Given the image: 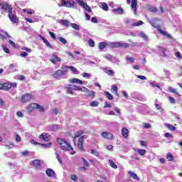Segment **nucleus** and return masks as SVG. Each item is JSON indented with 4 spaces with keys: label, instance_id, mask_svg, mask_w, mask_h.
<instances>
[{
    "label": "nucleus",
    "instance_id": "nucleus-1",
    "mask_svg": "<svg viewBox=\"0 0 182 182\" xmlns=\"http://www.w3.org/2000/svg\"><path fill=\"white\" fill-rule=\"evenodd\" d=\"M57 142L60 145L61 150H63L64 151H70L73 150L72 145L65 139L57 138Z\"/></svg>",
    "mask_w": 182,
    "mask_h": 182
},
{
    "label": "nucleus",
    "instance_id": "nucleus-2",
    "mask_svg": "<svg viewBox=\"0 0 182 182\" xmlns=\"http://www.w3.org/2000/svg\"><path fill=\"white\" fill-rule=\"evenodd\" d=\"M159 22H160V20L159 18H154L150 21L149 23L151 25V26H153V28H155L156 29H157L158 32L161 35H164V36H167V33L160 29L161 26H160V23H159Z\"/></svg>",
    "mask_w": 182,
    "mask_h": 182
},
{
    "label": "nucleus",
    "instance_id": "nucleus-3",
    "mask_svg": "<svg viewBox=\"0 0 182 182\" xmlns=\"http://www.w3.org/2000/svg\"><path fill=\"white\" fill-rule=\"evenodd\" d=\"M60 6H65V8H73L76 9L77 3L75 0H60Z\"/></svg>",
    "mask_w": 182,
    "mask_h": 182
},
{
    "label": "nucleus",
    "instance_id": "nucleus-4",
    "mask_svg": "<svg viewBox=\"0 0 182 182\" xmlns=\"http://www.w3.org/2000/svg\"><path fill=\"white\" fill-rule=\"evenodd\" d=\"M65 75H68V65H62L60 70L54 73L55 77H60V76H65Z\"/></svg>",
    "mask_w": 182,
    "mask_h": 182
},
{
    "label": "nucleus",
    "instance_id": "nucleus-5",
    "mask_svg": "<svg viewBox=\"0 0 182 182\" xmlns=\"http://www.w3.org/2000/svg\"><path fill=\"white\" fill-rule=\"evenodd\" d=\"M8 17L10 19L12 23H19V18L16 16V11H12V10H9L8 11Z\"/></svg>",
    "mask_w": 182,
    "mask_h": 182
},
{
    "label": "nucleus",
    "instance_id": "nucleus-6",
    "mask_svg": "<svg viewBox=\"0 0 182 182\" xmlns=\"http://www.w3.org/2000/svg\"><path fill=\"white\" fill-rule=\"evenodd\" d=\"M109 46L111 48H129L130 45L127 43L112 42Z\"/></svg>",
    "mask_w": 182,
    "mask_h": 182
},
{
    "label": "nucleus",
    "instance_id": "nucleus-7",
    "mask_svg": "<svg viewBox=\"0 0 182 182\" xmlns=\"http://www.w3.org/2000/svg\"><path fill=\"white\" fill-rule=\"evenodd\" d=\"M50 61L53 63V65H56V63H59L62 62V58L58 55V53H53L51 55Z\"/></svg>",
    "mask_w": 182,
    "mask_h": 182
},
{
    "label": "nucleus",
    "instance_id": "nucleus-8",
    "mask_svg": "<svg viewBox=\"0 0 182 182\" xmlns=\"http://www.w3.org/2000/svg\"><path fill=\"white\" fill-rule=\"evenodd\" d=\"M32 99H33V95H32V94L27 93L21 95V102L22 103H28V102L32 100Z\"/></svg>",
    "mask_w": 182,
    "mask_h": 182
},
{
    "label": "nucleus",
    "instance_id": "nucleus-9",
    "mask_svg": "<svg viewBox=\"0 0 182 182\" xmlns=\"http://www.w3.org/2000/svg\"><path fill=\"white\" fill-rule=\"evenodd\" d=\"M85 140V136L84 135L80 136L78 139L77 144V147L80 151H83L85 150V148H83V141Z\"/></svg>",
    "mask_w": 182,
    "mask_h": 182
},
{
    "label": "nucleus",
    "instance_id": "nucleus-10",
    "mask_svg": "<svg viewBox=\"0 0 182 182\" xmlns=\"http://www.w3.org/2000/svg\"><path fill=\"white\" fill-rule=\"evenodd\" d=\"M39 139L44 141H49L50 140V135L46 132H43L39 136Z\"/></svg>",
    "mask_w": 182,
    "mask_h": 182
},
{
    "label": "nucleus",
    "instance_id": "nucleus-11",
    "mask_svg": "<svg viewBox=\"0 0 182 182\" xmlns=\"http://www.w3.org/2000/svg\"><path fill=\"white\" fill-rule=\"evenodd\" d=\"M131 8L134 15H137V0H132Z\"/></svg>",
    "mask_w": 182,
    "mask_h": 182
},
{
    "label": "nucleus",
    "instance_id": "nucleus-12",
    "mask_svg": "<svg viewBox=\"0 0 182 182\" xmlns=\"http://www.w3.org/2000/svg\"><path fill=\"white\" fill-rule=\"evenodd\" d=\"M101 136L104 139H107L108 140H112L113 139V134L107 132H104L101 134Z\"/></svg>",
    "mask_w": 182,
    "mask_h": 182
},
{
    "label": "nucleus",
    "instance_id": "nucleus-13",
    "mask_svg": "<svg viewBox=\"0 0 182 182\" xmlns=\"http://www.w3.org/2000/svg\"><path fill=\"white\" fill-rule=\"evenodd\" d=\"M41 39L43 40V43H45L46 46L47 48H50V49H53V46H52V44L49 41H48V39H46L45 37H43L42 35L39 36Z\"/></svg>",
    "mask_w": 182,
    "mask_h": 182
},
{
    "label": "nucleus",
    "instance_id": "nucleus-14",
    "mask_svg": "<svg viewBox=\"0 0 182 182\" xmlns=\"http://www.w3.org/2000/svg\"><path fill=\"white\" fill-rule=\"evenodd\" d=\"M1 9L4 11H12V6L8 4H2L1 6Z\"/></svg>",
    "mask_w": 182,
    "mask_h": 182
},
{
    "label": "nucleus",
    "instance_id": "nucleus-15",
    "mask_svg": "<svg viewBox=\"0 0 182 182\" xmlns=\"http://www.w3.org/2000/svg\"><path fill=\"white\" fill-rule=\"evenodd\" d=\"M33 166L35 168H40L41 167V161L39 159H36L32 161Z\"/></svg>",
    "mask_w": 182,
    "mask_h": 182
},
{
    "label": "nucleus",
    "instance_id": "nucleus-16",
    "mask_svg": "<svg viewBox=\"0 0 182 182\" xmlns=\"http://www.w3.org/2000/svg\"><path fill=\"white\" fill-rule=\"evenodd\" d=\"M121 133L124 139H127L129 137V129L127 128H122Z\"/></svg>",
    "mask_w": 182,
    "mask_h": 182
},
{
    "label": "nucleus",
    "instance_id": "nucleus-17",
    "mask_svg": "<svg viewBox=\"0 0 182 182\" xmlns=\"http://www.w3.org/2000/svg\"><path fill=\"white\" fill-rule=\"evenodd\" d=\"M84 133L85 132H83V130H80L75 132L73 138V141H76V139H77V137H80L82 134H84Z\"/></svg>",
    "mask_w": 182,
    "mask_h": 182
},
{
    "label": "nucleus",
    "instance_id": "nucleus-18",
    "mask_svg": "<svg viewBox=\"0 0 182 182\" xmlns=\"http://www.w3.org/2000/svg\"><path fill=\"white\" fill-rule=\"evenodd\" d=\"M46 173L47 174L48 177H52V176L55 174V171L51 168H47Z\"/></svg>",
    "mask_w": 182,
    "mask_h": 182
},
{
    "label": "nucleus",
    "instance_id": "nucleus-19",
    "mask_svg": "<svg viewBox=\"0 0 182 182\" xmlns=\"http://www.w3.org/2000/svg\"><path fill=\"white\" fill-rule=\"evenodd\" d=\"M36 103H33V104H31L29 105H28L27 107V110L28 112H32L33 110H35V109H36Z\"/></svg>",
    "mask_w": 182,
    "mask_h": 182
},
{
    "label": "nucleus",
    "instance_id": "nucleus-20",
    "mask_svg": "<svg viewBox=\"0 0 182 182\" xmlns=\"http://www.w3.org/2000/svg\"><path fill=\"white\" fill-rule=\"evenodd\" d=\"M128 173L129 174L130 177H132V178H134V180H137L139 181V180H140L139 178V176H137V174L134 173V172H132V171H129L128 172Z\"/></svg>",
    "mask_w": 182,
    "mask_h": 182
},
{
    "label": "nucleus",
    "instance_id": "nucleus-21",
    "mask_svg": "<svg viewBox=\"0 0 182 182\" xmlns=\"http://www.w3.org/2000/svg\"><path fill=\"white\" fill-rule=\"evenodd\" d=\"M96 95V92L95 91H90L88 92L87 94H86L85 96L86 97H91V99H93Z\"/></svg>",
    "mask_w": 182,
    "mask_h": 182
},
{
    "label": "nucleus",
    "instance_id": "nucleus-22",
    "mask_svg": "<svg viewBox=\"0 0 182 182\" xmlns=\"http://www.w3.org/2000/svg\"><path fill=\"white\" fill-rule=\"evenodd\" d=\"M36 109H38V110L41 112V113H43L45 112V108H43V106L39 105V104H36Z\"/></svg>",
    "mask_w": 182,
    "mask_h": 182
},
{
    "label": "nucleus",
    "instance_id": "nucleus-23",
    "mask_svg": "<svg viewBox=\"0 0 182 182\" xmlns=\"http://www.w3.org/2000/svg\"><path fill=\"white\" fill-rule=\"evenodd\" d=\"M112 90H113L117 97H119V92H117V86L116 85H112Z\"/></svg>",
    "mask_w": 182,
    "mask_h": 182
},
{
    "label": "nucleus",
    "instance_id": "nucleus-24",
    "mask_svg": "<svg viewBox=\"0 0 182 182\" xmlns=\"http://www.w3.org/2000/svg\"><path fill=\"white\" fill-rule=\"evenodd\" d=\"M60 23H61V25H63V26L69 28V21L68 20H60Z\"/></svg>",
    "mask_w": 182,
    "mask_h": 182
},
{
    "label": "nucleus",
    "instance_id": "nucleus-25",
    "mask_svg": "<svg viewBox=\"0 0 182 182\" xmlns=\"http://www.w3.org/2000/svg\"><path fill=\"white\" fill-rule=\"evenodd\" d=\"M11 87H12L11 82L4 83V90H9V89H11Z\"/></svg>",
    "mask_w": 182,
    "mask_h": 182
},
{
    "label": "nucleus",
    "instance_id": "nucleus-26",
    "mask_svg": "<svg viewBox=\"0 0 182 182\" xmlns=\"http://www.w3.org/2000/svg\"><path fill=\"white\" fill-rule=\"evenodd\" d=\"M106 46H107V43L106 42H101L99 44V49H101V50H103V49H105Z\"/></svg>",
    "mask_w": 182,
    "mask_h": 182
},
{
    "label": "nucleus",
    "instance_id": "nucleus-27",
    "mask_svg": "<svg viewBox=\"0 0 182 182\" xmlns=\"http://www.w3.org/2000/svg\"><path fill=\"white\" fill-rule=\"evenodd\" d=\"M168 91L171 92V93H175V95H177V96H180V94H178L177 92V90H176V88H172L171 87H168Z\"/></svg>",
    "mask_w": 182,
    "mask_h": 182
},
{
    "label": "nucleus",
    "instance_id": "nucleus-28",
    "mask_svg": "<svg viewBox=\"0 0 182 182\" xmlns=\"http://www.w3.org/2000/svg\"><path fill=\"white\" fill-rule=\"evenodd\" d=\"M109 166H110L112 168H117V165H116V164L114 163V161H113V160L109 159Z\"/></svg>",
    "mask_w": 182,
    "mask_h": 182
},
{
    "label": "nucleus",
    "instance_id": "nucleus-29",
    "mask_svg": "<svg viewBox=\"0 0 182 182\" xmlns=\"http://www.w3.org/2000/svg\"><path fill=\"white\" fill-rule=\"evenodd\" d=\"M105 95L106 97L108 99V100H113V95H112V94H110V92H105Z\"/></svg>",
    "mask_w": 182,
    "mask_h": 182
},
{
    "label": "nucleus",
    "instance_id": "nucleus-30",
    "mask_svg": "<svg viewBox=\"0 0 182 182\" xmlns=\"http://www.w3.org/2000/svg\"><path fill=\"white\" fill-rule=\"evenodd\" d=\"M40 146H42V147H45L46 149H49L52 146V142H48L47 144H41Z\"/></svg>",
    "mask_w": 182,
    "mask_h": 182
},
{
    "label": "nucleus",
    "instance_id": "nucleus-31",
    "mask_svg": "<svg viewBox=\"0 0 182 182\" xmlns=\"http://www.w3.org/2000/svg\"><path fill=\"white\" fill-rule=\"evenodd\" d=\"M56 159H58V161L61 164V166L63 165V162L62 161V157H60V155L58 153H55Z\"/></svg>",
    "mask_w": 182,
    "mask_h": 182
},
{
    "label": "nucleus",
    "instance_id": "nucleus-32",
    "mask_svg": "<svg viewBox=\"0 0 182 182\" xmlns=\"http://www.w3.org/2000/svg\"><path fill=\"white\" fill-rule=\"evenodd\" d=\"M82 161L83 162V166H85V167H90V164H89V162H87L86 159L82 157Z\"/></svg>",
    "mask_w": 182,
    "mask_h": 182
},
{
    "label": "nucleus",
    "instance_id": "nucleus-33",
    "mask_svg": "<svg viewBox=\"0 0 182 182\" xmlns=\"http://www.w3.org/2000/svg\"><path fill=\"white\" fill-rule=\"evenodd\" d=\"M90 105L91 106V107H97V106H99V102L92 101L90 102Z\"/></svg>",
    "mask_w": 182,
    "mask_h": 182
},
{
    "label": "nucleus",
    "instance_id": "nucleus-34",
    "mask_svg": "<svg viewBox=\"0 0 182 182\" xmlns=\"http://www.w3.org/2000/svg\"><path fill=\"white\" fill-rule=\"evenodd\" d=\"M68 69H70V70L72 71L73 73H77V69H76V68L73 67V66H67V70Z\"/></svg>",
    "mask_w": 182,
    "mask_h": 182
},
{
    "label": "nucleus",
    "instance_id": "nucleus-35",
    "mask_svg": "<svg viewBox=\"0 0 182 182\" xmlns=\"http://www.w3.org/2000/svg\"><path fill=\"white\" fill-rule=\"evenodd\" d=\"M166 159L168 161H173V160H174V157H173V155L171 153L166 154Z\"/></svg>",
    "mask_w": 182,
    "mask_h": 182
},
{
    "label": "nucleus",
    "instance_id": "nucleus-36",
    "mask_svg": "<svg viewBox=\"0 0 182 182\" xmlns=\"http://www.w3.org/2000/svg\"><path fill=\"white\" fill-rule=\"evenodd\" d=\"M139 156H144L146 154V149H137Z\"/></svg>",
    "mask_w": 182,
    "mask_h": 182
},
{
    "label": "nucleus",
    "instance_id": "nucleus-37",
    "mask_svg": "<svg viewBox=\"0 0 182 182\" xmlns=\"http://www.w3.org/2000/svg\"><path fill=\"white\" fill-rule=\"evenodd\" d=\"M88 45H90L91 48H95V41H93V39L90 38L88 40Z\"/></svg>",
    "mask_w": 182,
    "mask_h": 182
},
{
    "label": "nucleus",
    "instance_id": "nucleus-38",
    "mask_svg": "<svg viewBox=\"0 0 182 182\" xmlns=\"http://www.w3.org/2000/svg\"><path fill=\"white\" fill-rule=\"evenodd\" d=\"M71 26L73 28V29H75V31H79L80 29V27L79 26V25L73 23L70 24Z\"/></svg>",
    "mask_w": 182,
    "mask_h": 182
},
{
    "label": "nucleus",
    "instance_id": "nucleus-39",
    "mask_svg": "<svg viewBox=\"0 0 182 182\" xmlns=\"http://www.w3.org/2000/svg\"><path fill=\"white\" fill-rule=\"evenodd\" d=\"M102 6L103 11H109V7L107 6V4L103 2L102 3Z\"/></svg>",
    "mask_w": 182,
    "mask_h": 182
},
{
    "label": "nucleus",
    "instance_id": "nucleus-40",
    "mask_svg": "<svg viewBox=\"0 0 182 182\" xmlns=\"http://www.w3.org/2000/svg\"><path fill=\"white\" fill-rule=\"evenodd\" d=\"M166 127H168V129H169V130L171 132H174L176 130V127L171 124H166Z\"/></svg>",
    "mask_w": 182,
    "mask_h": 182
},
{
    "label": "nucleus",
    "instance_id": "nucleus-41",
    "mask_svg": "<svg viewBox=\"0 0 182 182\" xmlns=\"http://www.w3.org/2000/svg\"><path fill=\"white\" fill-rule=\"evenodd\" d=\"M77 90H80V92H89V89H87L86 87H78Z\"/></svg>",
    "mask_w": 182,
    "mask_h": 182
},
{
    "label": "nucleus",
    "instance_id": "nucleus-42",
    "mask_svg": "<svg viewBox=\"0 0 182 182\" xmlns=\"http://www.w3.org/2000/svg\"><path fill=\"white\" fill-rule=\"evenodd\" d=\"M115 11L119 14V15H123V14H124V11H123V9L122 8H117Z\"/></svg>",
    "mask_w": 182,
    "mask_h": 182
},
{
    "label": "nucleus",
    "instance_id": "nucleus-43",
    "mask_svg": "<svg viewBox=\"0 0 182 182\" xmlns=\"http://www.w3.org/2000/svg\"><path fill=\"white\" fill-rule=\"evenodd\" d=\"M143 24V21H139L138 22H135L132 23V26H140Z\"/></svg>",
    "mask_w": 182,
    "mask_h": 182
},
{
    "label": "nucleus",
    "instance_id": "nucleus-44",
    "mask_svg": "<svg viewBox=\"0 0 182 182\" xmlns=\"http://www.w3.org/2000/svg\"><path fill=\"white\" fill-rule=\"evenodd\" d=\"M84 9H85V11H87V12H92V9H90V6H89L87 4L85 5L84 7Z\"/></svg>",
    "mask_w": 182,
    "mask_h": 182
},
{
    "label": "nucleus",
    "instance_id": "nucleus-45",
    "mask_svg": "<svg viewBox=\"0 0 182 182\" xmlns=\"http://www.w3.org/2000/svg\"><path fill=\"white\" fill-rule=\"evenodd\" d=\"M58 41H60V42H61V43H63L64 45H66V43H68V41H66V39L62 37H59Z\"/></svg>",
    "mask_w": 182,
    "mask_h": 182
},
{
    "label": "nucleus",
    "instance_id": "nucleus-46",
    "mask_svg": "<svg viewBox=\"0 0 182 182\" xmlns=\"http://www.w3.org/2000/svg\"><path fill=\"white\" fill-rule=\"evenodd\" d=\"M91 154H94L96 157H99V152L95 149H91Z\"/></svg>",
    "mask_w": 182,
    "mask_h": 182
},
{
    "label": "nucleus",
    "instance_id": "nucleus-47",
    "mask_svg": "<svg viewBox=\"0 0 182 182\" xmlns=\"http://www.w3.org/2000/svg\"><path fill=\"white\" fill-rule=\"evenodd\" d=\"M30 143H31V144H34V146H41V143L37 142L36 141H35L34 139H31L30 141Z\"/></svg>",
    "mask_w": 182,
    "mask_h": 182
},
{
    "label": "nucleus",
    "instance_id": "nucleus-48",
    "mask_svg": "<svg viewBox=\"0 0 182 182\" xmlns=\"http://www.w3.org/2000/svg\"><path fill=\"white\" fill-rule=\"evenodd\" d=\"M149 11H150V12H157V8L154 6H150L149 7Z\"/></svg>",
    "mask_w": 182,
    "mask_h": 182
},
{
    "label": "nucleus",
    "instance_id": "nucleus-49",
    "mask_svg": "<svg viewBox=\"0 0 182 182\" xmlns=\"http://www.w3.org/2000/svg\"><path fill=\"white\" fill-rule=\"evenodd\" d=\"M21 49L22 50H26V52H28V53H31V52H32V50L28 47H22Z\"/></svg>",
    "mask_w": 182,
    "mask_h": 182
},
{
    "label": "nucleus",
    "instance_id": "nucleus-50",
    "mask_svg": "<svg viewBox=\"0 0 182 182\" xmlns=\"http://www.w3.org/2000/svg\"><path fill=\"white\" fill-rule=\"evenodd\" d=\"M77 2L80 6H82V8L87 4L86 3L84 2L83 0H77Z\"/></svg>",
    "mask_w": 182,
    "mask_h": 182
},
{
    "label": "nucleus",
    "instance_id": "nucleus-51",
    "mask_svg": "<svg viewBox=\"0 0 182 182\" xmlns=\"http://www.w3.org/2000/svg\"><path fill=\"white\" fill-rule=\"evenodd\" d=\"M48 33L50 36L52 38V39H56V35L55 34V33L49 31Z\"/></svg>",
    "mask_w": 182,
    "mask_h": 182
},
{
    "label": "nucleus",
    "instance_id": "nucleus-52",
    "mask_svg": "<svg viewBox=\"0 0 182 182\" xmlns=\"http://www.w3.org/2000/svg\"><path fill=\"white\" fill-rule=\"evenodd\" d=\"M107 75H108V76H113V74L114 73V72H113V70H108L106 72Z\"/></svg>",
    "mask_w": 182,
    "mask_h": 182
},
{
    "label": "nucleus",
    "instance_id": "nucleus-53",
    "mask_svg": "<svg viewBox=\"0 0 182 182\" xmlns=\"http://www.w3.org/2000/svg\"><path fill=\"white\" fill-rule=\"evenodd\" d=\"M107 107H112V104L110 102H106L104 105V109H106Z\"/></svg>",
    "mask_w": 182,
    "mask_h": 182
},
{
    "label": "nucleus",
    "instance_id": "nucleus-54",
    "mask_svg": "<svg viewBox=\"0 0 182 182\" xmlns=\"http://www.w3.org/2000/svg\"><path fill=\"white\" fill-rule=\"evenodd\" d=\"M139 36H141V38H144V39H147V36L143 32L139 33Z\"/></svg>",
    "mask_w": 182,
    "mask_h": 182
},
{
    "label": "nucleus",
    "instance_id": "nucleus-55",
    "mask_svg": "<svg viewBox=\"0 0 182 182\" xmlns=\"http://www.w3.org/2000/svg\"><path fill=\"white\" fill-rule=\"evenodd\" d=\"M143 124H144V129H150V127H151V125L150 124L144 123Z\"/></svg>",
    "mask_w": 182,
    "mask_h": 182
},
{
    "label": "nucleus",
    "instance_id": "nucleus-56",
    "mask_svg": "<svg viewBox=\"0 0 182 182\" xmlns=\"http://www.w3.org/2000/svg\"><path fill=\"white\" fill-rule=\"evenodd\" d=\"M168 100L171 103H176V100L173 97H168Z\"/></svg>",
    "mask_w": 182,
    "mask_h": 182
},
{
    "label": "nucleus",
    "instance_id": "nucleus-57",
    "mask_svg": "<svg viewBox=\"0 0 182 182\" xmlns=\"http://www.w3.org/2000/svg\"><path fill=\"white\" fill-rule=\"evenodd\" d=\"M175 56L178 58H181V53L177 51L175 53Z\"/></svg>",
    "mask_w": 182,
    "mask_h": 182
},
{
    "label": "nucleus",
    "instance_id": "nucleus-58",
    "mask_svg": "<svg viewBox=\"0 0 182 182\" xmlns=\"http://www.w3.org/2000/svg\"><path fill=\"white\" fill-rule=\"evenodd\" d=\"M164 136L165 137H170L171 139H173V134H171L168 132L165 133Z\"/></svg>",
    "mask_w": 182,
    "mask_h": 182
},
{
    "label": "nucleus",
    "instance_id": "nucleus-59",
    "mask_svg": "<svg viewBox=\"0 0 182 182\" xmlns=\"http://www.w3.org/2000/svg\"><path fill=\"white\" fill-rule=\"evenodd\" d=\"M3 49H4V52H5L6 53H11V51L9 50V48H8L4 46V47H3Z\"/></svg>",
    "mask_w": 182,
    "mask_h": 182
},
{
    "label": "nucleus",
    "instance_id": "nucleus-60",
    "mask_svg": "<svg viewBox=\"0 0 182 182\" xmlns=\"http://www.w3.org/2000/svg\"><path fill=\"white\" fill-rule=\"evenodd\" d=\"M140 144L141 146H144V147H146L147 146V143L146 142V141H140Z\"/></svg>",
    "mask_w": 182,
    "mask_h": 182
},
{
    "label": "nucleus",
    "instance_id": "nucleus-61",
    "mask_svg": "<svg viewBox=\"0 0 182 182\" xmlns=\"http://www.w3.org/2000/svg\"><path fill=\"white\" fill-rule=\"evenodd\" d=\"M91 21L92 23H97V18H96V17H92Z\"/></svg>",
    "mask_w": 182,
    "mask_h": 182
},
{
    "label": "nucleus",
    "instance_id": "nucleus-62",
    "mask_svg": "<svg viewBox=\"0 0 182 182\" xmlns=\"http://www.w3.org/2000/svg\"><path fill=\"white\" fill-rule=\"evenodd\" d=\"M53 114H58V108H53L52 110Z\"/></svg>",
    "mask_w": 182,
    "mask_h": 182
},
{
    "label": "nucleus",
    "instance_id": "nucleus-63",
    "mask_svg": "<svg viewBox=\"0 0 182 182\" xmlns=\"http://www.w3.org/2000/svg\"><path fill=\"white\" fill-rule=\"evenodd\" d=\"M21 139L19 134H16V141H21Z\"/></svg>",
    "mask_w": 182,
    "mask_h": 182
},
{
    "label": "nucleus",
    "instance_id": "nucleus-64",
    "mask_svg": "<svg viewBox=\"0 0 182 182\" xmlns=\"http://www.w3.org/2000/svg\"><path fill=\"white\" fill-rule=\"evenodd\" d=\"M18 80H25V76L24 75H18Z\"/></svg>",
    "mask_w": 182,
    "mask_h": 182
}]
</instances>
